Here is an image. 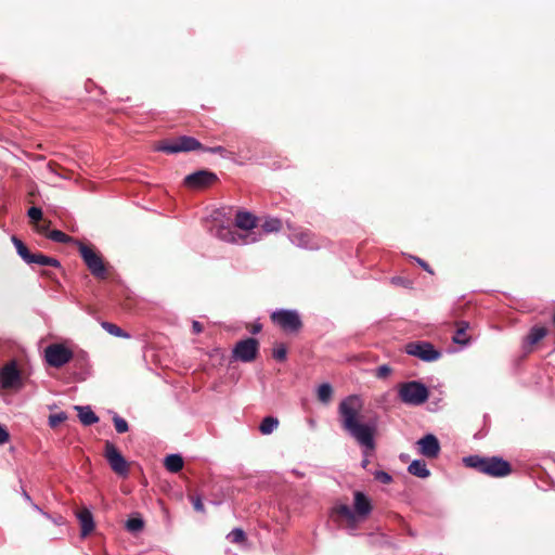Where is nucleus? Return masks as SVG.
<instances>
[{
    "label": "nucleus",
    "instance_id": "f704fd0d",
    "mask_svg": "<svg viewBox=\"0 0 555 555\" xmlns=\"http://www.w3.org/2000/svg\"><path fill=\"white\" fill-rule=\"evenodd\" d=\"M273 358L278 361H284L286 359L287 350L284 345H279L273 349Z\"/></svg>",
    "mask_w": 555,
    "mask_h": 555
},
{
    "label": "nucleus",
    "instance_id": "9b49d317",
    "mask_svg": "<svg viewBox=\"0 0 555 555\" xmlns=\"http://www.w3.org/2000/svg\"><path fill=\"white\" fill-rule=\"evenodd\" d=\"M203 149L199 141L192 137H180L173 142H165L159 144L156 150L168 154H176L180 152H190Z\"/></svg>",
    "mask_w": 555,
    "mask_h": 555
},
{
    "label": "nucleus",
    "instance_id": "b1692460",
    "mask_svg": "<svg viewBox=\"0 0 555 555\" xmlns=\"http://www.w3.org/2000/svg\"><path fill=\"white\" fill-rule=\"evenodd\" d=\"M317 396L321 403L328 404L333 398V387L331 384H321L317 389Z\"/></svg>",
    "mask_w": 555,
    "mask_h": 555
},
{
    "label": "nucleus",
    "instance_id": "58836bf2",
    "mask_svg": "<svg viewBox=\"0 0 555 555\" xmlns=\"http://www.w3.org/2000/svg\"><path fill=\"white\" fill-rule=\"evenodd\" d=\"M10 440V434L4 426L0 425V446Z\"/></svg>",
    "mask_w": 555,
    "mask_h": 555
},
{
    "label": "nucleus",
    "instance_id": "a18cd8bd",
    "mask_svg": "<svg viewBox=\"0 0 555 555\" xmlns=\"http://www.w3.org/2000/svg\"><path fill=\"white\" fill-rule=\"evenodd\" d=\"M261 330V326L258 324L254 327L253 333L256 334Z\"/></svg>",
    "mask_w": 555,
    "mask_h": 555
},
{
    "label": "nucleus",
    "instance_id": "f03ea898",
    "mask_svg": "<svg viewBox=\"0 0 555 555\" xmlns=\"http://www.w3.org/2000/svg\"><path fill=\"white\" fill-rule=\"evenodd\" d=\"M354 509L346 504H340L335 507V513L341 517L350 531H354L360 521L364 520L372 511V505L367 496L360 492H354Z\"/></svg>",
    "mask_w": 555,
    "mask_h": 555
},
{
    "label": "nucleus",
    "instance_id": "20e7f679",
    "mask_svg": "<svg viewBox=\"0 0 555 555\" xmlns=\"http://www.w3.org/2000/svg\"><path fill=\"white\" fill-rule=\"evenodd\" d=\"M398 396L403 403L416 406L427 401L429 392L423 383L411 380L399 385Z\"/></svg>",
    "mask_w": 555,
    "mask_h": 555
},
{
    "label": "nucleus",
    "instance_id": "2f4dec72",
    "mask_svg": "<svg viewBox=\"0 0 555 555\" xmlns=\"http://www.w3.org/2000/svg\"><path fill=\"white\" fill-rule=\"evenodd\" d=\"M47 236L54 241V242H59V243H67L69 241H72V237L68 236L67 234H65L64 232L60 231V230H53L51 232H49L47 234Z\"/></svg>",
    "mask_w": 555,
    "mask_h": 555
},
{
    "label": "nucleus",
    "instance_id": "49530a36",
    "mask_svg": "<svg viewBox=\"0 0 555 555\" xmlns=\"http://www.w3.org/2000/svg\"><path fill=\"white\" fill-rule=\"evenodd\" d=\"M33 506H34V508H35V509H37V511H39V512H42V511H41V508H40L38 505L33 504Z\"/></svg>",
    "mask_w": 555,
    "mask_h": 555
},
{
    "label": "nucleus",
    "instance_id": "6ab92c4d",
    "mask_svg": "<svg viewBox=\"0 0 555 555\" xmlns=\"http://www.w3.org/2000/svg\"><path fill=\"white\" fill-rule=\"evenodd\" d=\"M456 331L452 340L454 344L466 346L469 344V336L467 335V330L469 327V323L466 321H460L456 323Z\"/></svg>",
    "mask_w": 555,
    "mask_h": 555
},
{
    "label": "nucleus",
    "instance_id": "aec40b11",
    "mask_svg": "<svg viewBox=\"0 0 555 555\" xmlns=\"http://www.w3.org/2000/svg\"><path fill=\"white\" fill-rule=\"evenodd\" d=\"M408 472L418 478H427L430 476V470L423 460H413L408 466Z\"/></svg>",
    "mask_w": 555,
    "mask_h": 555
},
{
    "label": "nucleus",
    "instance_id": "a211bd4d",
    "mask_svg": "<svg viewBox=\"0 0 555 555\" xmlns=\"http://www.w3.org/2000/svg\"><path fill=\"white\" fill-rule=\"evenodd\" d=\"M235 225L242 230H253L256 227V217L247 211H238L235 217Z\"/></svg>",
    "mask_w": 555,
    "mask_h": 555
},
{
    "label": "nucleus",
    "instance_id": "473e14b6",
    "mask_svg": "<svg viewBox=\"0 0 555 555\" xmlns=\"http://www.w3.org/2000/svg\"><path fill=\"white\" fill-rule=\"evenodd\" d=\"M66 420H67L66 413L65 412H59V413H55V414H51L49 416L48 423H49L50 427L54 428V427L59 426L61 423H63Z\"/></svg>",
    "mask_w": 555,
    "mask_h": 555
},
{
    "label": "nucleus",
    "instance_id": "4c0bfd02",
    "mask_svg": "<svg viewBox=\"0 0 555 555\" xmlns=\"http://www.w3.org/2000/svg\"><path fill=\"white\" fill-rule=\"evenodd\" d=\"M33 221H39L42 218V210L39 207H30L27 212Z\"/></svg>",
    "mask_w": 555,
    "mask_h": 555
},
{
    "label": "nucleus",
    "instance_id": "cd10ccee",
    "mask_svg": "<svg viewBox=\"0 0 555 555\" xmlns=\"http://www.w3.org/2000/svg\"><path fill=\"white\" fill-rule=\"evenodd\" d=\"M282 223L278 218H267L261 228L266 233H273L281 230Z\"/></svg>",
    "mask_w": 555,
    "mask_h": 555
},
{
    "label": "nucleus",
    "instance_id": "9d476101",
    "mask_svg": "<svg viewBox=\"0 0 555 555\" xmlns=\"http://www.w3.org/2000/svg\"><path fill=\"white\" fill-rule=\"evenodd\" d=\"M405 352L426 362H433L441 357L433 344L428 341H412L405 346Z\"/></svg>",
    "mask_w": 555,
    "mask_h": 555
},
{
    "label": "nucleus",
    "instance_id": "f3484780",
    "mask_svg": "<svg viewBox=\"0 0 555 555\" xmlns=\"http://www.w3.org/2000/svg\"><path fill=\"white\" fill-rule=\"evenodd\" d=\"M77 518L81 526V535H88L94 529V520L89 509H82L77 513Z\"/></svg>",
    "mask_w": 555,
    "mask_h": 555
},
{
    "label": "nucleus",
    "instance_id": "f257e3e1",
    "mask_svg": "<svg viewBox=\"0 0 555 555\" xmlns=\"http://www.w3.org/2000/svg\"><path fill=\"white\" fill-rule=\"evenodd\" d=\"M364 401L359 395H349L340 400L337 408L340 427L364 451L375 449V435L378 428L377 417L363 415Z\"/></svg>",
    "mask_w": 555,
    "mask_h": 555
},
{
    "label": "nucleus",
    "instance_id": "423d86ee",
    "mask_svg": "<svg viewBox=\"0 0 555 555\" xmlns=\"http://www.w3.org/2000/svg\"><path fill=\"white\" fill-rule=\"evenodd\" d=\"M24 386L17 362L11 360L0 369V387L4 390H20Z\"/></svg>",
    "mask_w": 555,
    "mask_h": 555
},
{
    "label": "nucleus",
    "instance_id": "5701e85b",
    "mask_svg": "<svg viewBox=\"0 0 555 555\" xmlns=\"http://www.w3.org/2000/svg\"><path fill=\"white\" fill-rule=\"evenodd\" d=\"M165 467L170 473H178L183 467V459L179 454H170L165 459Z\"/></svg>",
    "mask_w": 555,
    "mask_h": 555
},
{
    "label": "nucleus",
    "instance_id": "a878e982",
    "mask_svg": "<svg viewBox=\"0 0 555 555\" xmlns=\"http://www.w3.org/2000/svg\"><path fill=\"white\" fill-rule=\"evenodd\" d=\"M278 426L279 420L276 417L267 416L261 421L259 430L262 435H270L278 428Z\"/></svg>",
    "mask_w": 555,
    "mask_h": 555
},
{
    "label": "nucleus",
    "instance_id": "72a5a7b5",
    "mask_svg": "<svg viewBox=\"0 0 555 555\" xmlns=\"http://www.w3.org/2000/svg\"><path fill=\"white\" fill-rule=\"evenodd\" d=\"M113 421H114L115 429L118 434H124L128 430V424L122 417L115 415Z\"/></svg>",
    "mask_w": 555,
    "mask_h": 555
},
{
    "label": "nucleus",
    "instance_id": "c9c22d12",
    "mask_svg": "<svg viewBox=\"0 0 555 555\" xmlns=\"http://www.w3.org/2000/svg\"><path fill=\"white\" fill-rule=\"evenodd\" d=\"M392 370L389 365L383 364L376 369L375 376L377 378H386L391 374Z\"/></svg>",
    "mask_w": 555,
    "mask_h": 555
},
{
    "label": "nucleus",
    "instance_id": "c85d7f7f",
    "mask_svg": "<svg viewBox=\"0 0 555 555\" xmlns=\"http://www.w3.org/2000/svg\"><path fill=\"white\" fill-rule=\"evenodd\" d=\"M102 327L115 337H125L128 338L129 334L125 333L119 326L109 322H103Z\"/></svg>",
    "mask_w": 555,
    "mask_h": 555
},
{
    "label": "nucleus",
    "instance_id": "4468645a",
    "mask_svg": "<svg viewBox=\"0 0 555 555\" xmlns=\"http://www.w3.org/2000/svg\"><path fill=\"white\" fill-rule=\"evenodd\" d=\"M417 452L427 457L436 459L440 453V442L433 434H426L424 437L416 441Z\"/></svg>",
    "mask_w": 555,
    "mask_h": 555
},
{
    "label": "nucleus",
    "instance_id": "4be33fe9",
    "mask_svg": "<svg viewBox=\"0 0 555 555\" xmlns=\"http://www.w3.org/2000/svg\"><path fill=\"white\" fill-rule=\"evenodd\" d=\"M547 335V330L544 326H532L525 339V343L533 346L542 340Z\"/></svg>",
    "mask_w": 555,
    "mask_h": 555
},
{
    "label": "nucleus",
    "instance_id": "393cba45",
    "mask_svg": "<svg viewBox=\"0 0 555 555\" xmlns=\"http://www.w3.org/2000/svg\"><path fill=\"white\" fill-rule=\"evenodd\" d=\"M29 264H39V266H49V267H60V261L55 258L48 257L43 254H34Z\"/></svg>",
    "mask_w": 555,
    "mask_h": 555
},
{
    "label": "nucleus",
    "instance_id": "1a4fd4ad",
    "mask_svg": "<svg viewBox=\"0 0 555 555\" xmlns=\"http://www.w3.org/2000/svg\"><path fill=\"white\" fill-rule=\"evenodd\" d=\"M44 359L50 366L61 367L73 359V351L62 344H51L44 349Z\"/></svg>",
    "mask_w": 555,
    "mask_h": 555
},
{
    "label": "nucleus",
    "instance_id": "ea45409f",
    "mask_svg": "<svg viewBox=\"0 0 555 555\" xmlns=\"http://www.w3.org/2000/svg\"><path fill=\"white\" fill-rule=\"evenodd\" d=\"M203 150L212 154H220L221 156H225L227 153L225 149L220 145L214 147H206Z\"/></svg>",
    "mask_w": 555,
    "mask_h": 555
},
{
    "label": "nucleus",
    "instance_id": "e433bc0d",
    "mask_svg": "<svg viewBox=\"0 0 555 555\" xmlns=\"http://www.w3.org/2000/svg\"><path fill=\"white\" fill-rule=\"evenodd\" d=\"M374 476H375L376 480H378L379 482L385 483V485L390 483L392 480V477L384 470H377L374 474Z\"/></svg>",
    "mask_w": 555,
    "mask_h": 555
},
{
    "label": "nucleus",
    "instance_id": "c756f323",
    "mask_svg": "<svg viewBox=\"0 0 555 555\" xmlns=\"http://www.w3.org/2000/svg\"><path fill=\"white\" fill-rule=\"evenodd\" d=\"M143 527H144V521L142 518H139V517H132L126 521V528L130 532L141 531L143 529Z\"/></svg>",
    "mask_w": 555,
    "mask_h": 555
},
{
    "label": "nucleus",
    "instance_id": "0eeeda50",
    "mask_svg": "<svg viewBox=\"0 0 555 555\" xmlns=\"http://www.w3.org/2000/svg\"><path fill=\"white\" fill-rule=\"evenodd\" d=\"M211 233L220 238L221 241L237 244V245H247L258 241V237L255 233H237L232 227L217 224L211 229Z\"/></svg>",
    "mask_w": 555,
    "mask_h": 555
},
{
    "label": "nucleus",
    "instance_id": "ddd939ff",
    "mask_svg": "<svg viewBox=\"0 0 555 555\" xmlns=\"http://www.w3.org/2000/svg\"><path fill=\"white\" fill-rule=\"evenodd\" d=\"M258 352V341L255 338H246L238 341L233 348L232 356L242 362L253 361Z\"/></svg>",
    "mask_w": 555,
    "mask_h": 555
},
{
    "label": "nucleus",
    "instance_id": "7ed1b4c3",
    "mask_svg": "<svg viewBox=\"0 0 555 555\" xmlns=\"http://www.w3.org/2000/svg\"><path fill=\"white\" fill-rule=\"evenodd\" d=\"M463 462L467 467L492 477H504L511 473L509 463L499 456L482 457L479 455H469L464 457Z\"/></svg>",
    "mask_w": 555,
    "mask_h": 555
},
{
    "label": "nucleus",
    "instance_id": "c03bdc74",
    "mask_svg": "<svg viewBox=\"0 0 555 555\" xmlns=\"http://www.w3.org/2000/svg\"><path fill=\"white\" fill-rule=\"evenodd\" d=\"M23 496L26 501H28L33 504L30 496L28 495V493L25 490H23Z\"/></svg>",
    "mask_w": 555,
    "mask_h": 555
},
{
    "label": "nucleus",
    "instance_id": "412c9836",
    "mask_svg": "<svg viewBox=\"0 0 555 555\" xmlns=\"http://www.w3.org/2000/svg\"><path fill=\"white\" fill-rule=\"evenodd\" d=\"M75 409L78 411L79 421L83 425L90 426L99 422V417L95 415V413L91 410L90 406H75Z\"/></svg>",
    "mask_w": 555,
    "mask_h": 555
},
{
    "label": "nucleus",
    "instance_id": "6e6552de",
    "mask_svg": "<svg viewBox=\"0 0 555 555\" xmlns=\"http://www.w3.org/2000/svg\"><path fill=\"white\" fill-rule=\"evenodd\" d=\"M78 248L82 260L90 270V272L99 279L106 276V269L100 255H98L92 248L78 242Z\"/></svg>",
    "mask_w": 555,
    "mask_h": 555
},
{
    "label": "nucleus",
    "instance_id": "39448f33",
    "mask_svg": "<svg viewBox=\"0 0 555 555\" xmlns=\"http://www.w3.org/2000/svg\"><path fill=\"white\" fill-rule=\"evenodd\" d=\"M272 322L286 333H297L301 326V318L297 310L278 309L271 313Z\"/></svg>",
    "mask_w": 555,
    "mask_h": 555
},
{
    "label": "nucleus",
    "instance_id": "2eb2a0df",
    "mask_svg": "<svg viewBox=\"0 0 555 555\" xmlns=\"http://www.w3.org/2000/svg\"><path fill=\"white\" fill-rule=\"evenodd\" d=\"M216 175L207 171L199 170L185 177L184 183L192 189H201L211 184L216 180Z\"/></svg>",
    "mask_w": 555,
    "mask_h": 555
},
{
    "label": "nucleus",
    "instance_id": "37998d69",
    "mask_svg": "<svg viewBox=\"0 0 555 555\" xmlns=\"http://www.w3.org/2000/svg\"><path fill=\"white\" fill-rule=\"evenodd\" d=\"M193 506L198 512H203L204 511V505H203L201 499H198V498L193 501Z\"/></svg>",
    "mask_w": 555,
    "mask_h": 555
},
{
    "label": "nucleus",
    "instance_id": "7c9ffc66",
    "mask_svg": "<svg viewBox=\"0 0 555 555\" xmlns=\"http://www.w3.org/2000/svg\"><path fill=\"white\" fill-rule=\"evenodd\" d=\"M245 538H246L245 532L241 528H234L227 535V539L230 542L236 543V544L244 542Z\"/></svg>",
    "mask_w": 555,
    "mask_h": 555
},
{
    "label": "nucleus",
    "instance_id": "79ce46f5",
    "mask_svg": "<svg viewBox=\"0 0 555 555\" xmlns=\"http://www.w3.org/2000/svg\"><path fill=\"white\" fill-rule=\"evenodd\" d=\"M192 328L195 334H199L203 331V326L198 321H193Z\"/></svg>",
    "mask_w": 555,
    "mask_h": 555
},
{
    "label": "nucleus",
    "instance_id": "a19ab883",
    "mask_svg": "<svg viewBox=\"0 0 555 555\" xmlns=\"http://www.w3.org/2000/svg\"><path fill=\"white\" fill-rule=\"evenodd\" d=\"M413 259L427 272H429L430 274H433V270L430 269V267L428 266L427 262H425L424 260H422L421 258H417V257H413Z\"/></svg>",
    "mask_w": 555,
    "mask_h": 555
},
{
    "label": "nucleus",
    "instance_id": "dca6fc26",
    "mask_svg": "<svg viewBox=\"0 0 555 555\" xmlns=\"http://www.w3.org/2000/svg\"><path fill=\"white\" fill-rule=\"evenodd\" d=\"M291 241L298 247L307 249H317L319 244L315 242L313 235L308 231L294 232L291 235Z\"/></svg>",
    "mask_w": 555,
    "mask_h": 555
},
{
    "label": "nucleus",
    "instance_id": "f8f14e48",
    "mask_svg": "<svg viewBox=\"0 0 555 555\" xmlns=\"http://www.w3.org/2000/svg\"><path fill=\"white\" fill-rule=\"evenodd\" d=\"M105 459L111 468L120 476H127L129 468L127 461L118 451V449L109 441L105 443Z\"/></svg>",
    "mask_w": 555,
    "mask_h": 555
},
{
    "label": "nucleus",
    "instance_id": "bb28decb",
    "mask_svg": "<svg viewBox=\"0 0 555 555\" xmlns=\"http://www.w3.org/2000/svg\"><path fill=\"white\" fill-rule=\"evenodd\" d=\"M12 242L16 248V253L18 254V256L26 262V263H30V259L33 257L34 254H31L28 248L26 247V245L20 240L17 238L16 236H12Z\"/></svg>",
    "mask_w": 555,
    "mask_h": 555
}]
</instances>
